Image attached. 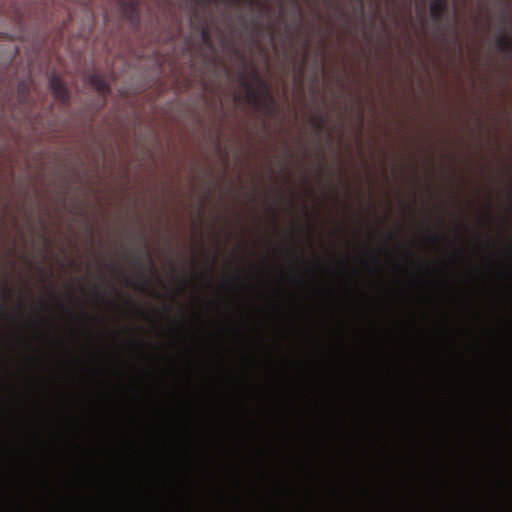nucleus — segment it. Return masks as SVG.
<instances>
[{
	"label": "nucleus",
	"instance_id": "obj_1",
	"mask_svg": "<svg viewBox=\"0 0 512 512\" xmlns=\"http://www.w3.org/2000/svg\"><path fill=\"white\" fill-rule=\"evenodd\" d=\"M50 87L55 95V97L65 100L68 96V92L64 84L57 77H52L50 80Z\"/></svg>",
	"mask_w": 512,
	"mask_h": 512
},
{
	"label": "nucleus",
	"instance_id": "obj_2",
	"mask_svg": "<svg viewBox=\"0 0 512 512\" xmlns=\"http://www.w3.org/2000/svg\"><path fill=\"white\" fill-rule=\"evenodd\" d=\"M444 2L442 0H434L431 3V14L438 16L444 9Z\"/></svg>",
	"mask_w": 512,
	"mask_h": 512
},
{
	"label": "nucleus",
	"instance_id": "obj_3",
	"mask_svg": "<svg viewBox=\"0 0 512 512\" xmlns=\"http://www.w3.org/2000/svg\"><path fill=\"white\" fill-rule=\"evenodd\" d=\"M90 83L100 92H103L106 89L105 82L96 76L90 78Z\"/></svg>",
	"mask_w": 512,
	"mask_h": 512
},
{
	"label": "nucleus",
	"instance_id": "obj_4",
	"mask_svg": "<svg viewBox=\"0 0 512 512\" xmlns=\"http://www.w3.org/2000/svg\"><path fill=\"white\" fill-rule=\"evenodd\" d=\"M438 241H439V237L438 236H432V237L427 238V242L432 243V244H435Z\"/></svg>",
	"mask_w": 512,
	"mask_h": 512
}]
</instances>
